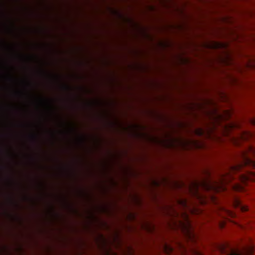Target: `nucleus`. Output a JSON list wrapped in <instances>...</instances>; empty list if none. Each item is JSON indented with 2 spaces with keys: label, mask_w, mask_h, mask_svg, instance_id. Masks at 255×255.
<instances>
[{
  "label": "nucleus",
  "mask_w": 255,
  "mask_h": 255,
  "mask_svg": "<svg viewBox=\"0 0 255 255\" xmlns=\"http://www.w3.org/2000/svg\"><path fill=\"white\" fill-rule=\"evenodd\" d=\"M219 250L226 255H252L255 252L254 246L252 244H231L226 243L220 245Z\"/></svg>",
  "instance_id": "nucleus-1"
},
{
  "label": "nucleus",
  "mask_w": 255,
  "mask_h": 255,
  "mask_svg": "<svg viewBox=\"0 0 255 255\" xmlns=\"http://www.w3.org/2000/svg\"><path fill=\"white\" fill-rule=\"evenodd\" d=\"M184 221L178 220L174 223V228L180 230L183 234L187 236L188 239H192V227L188 215L184 213L183 215Z\"/></svg>",
  "instance_id": "nucleus-2"
},
{
  "label": "nucleus",
  "mask_w": 255,
  "mask_h": 255,
  "mask_svg": "<svg viewBox=\"0 0 255 255\" xmlns=\"http://www.w3.org/2000/svg\"><path fill=\"white\" fill-rule=\"evenodd\" d=\"M179 252L182 255H203L197 249H188L186 246L179 243L177 245Z\"/></svg>",
  "instance_id": "nucleus-3"
},
{
  "label": "nucleus",
  "mask_w": 255,
  "mask_h": 255,
  "mask_svg": "<svg viewBox=\"0 0 255 255\" xmlns=\"http://www.w3.org/2000/svg\"><path fill=\"white\" fill-rule=\"evenodd\" d=\"M243 161L241 163L238 164L236 165L232 166L230 167L231 171L232 172H237L240 171L243 166H247L248 165H254V162L250 159L247 155L245 154L243 155Z\"/></svg>",
  "instance_id": "nucleus-4"
},
{
  "label": "nucleus",
  "mask_w": 255,
  "mask_h": 255,
  "mask_svg": "<svg viewBox=\"0 0 255 255\" xmlns=\"http://www.w3.org/2000/svg\"><path fill=\"white\" fill-rule=\"evenodd\" d=\"M98 241H100V240H98ZM109 240H100V241H102V244L104 246H106V250H105V254L107 255H118V254L113 251L111 249L110 247H107L108 246V242ZM113 241H121V240H113ZM117 244L120 245L121 244V243L119 242H117Z\"/></svg>",
  "instance_id": "nucleus-5"
},
{
  "label": "nucleus",
  "mask_w": 255,
  "mask_h": 255,
  "mask_svg": "<svg viewBox=\"0 0 255 255\" xmlns=\"http://www.w3.org/2000/svg\"><path fill=\"white\" fill-rule=\"evenodd\" d=\"M234 205L236 208L240 209L243 212H246L248 210V207L244 205L239 199H236L235 200Z\"/></svg>",
  "instance_id": "nucleus-6"
},
{
  "label": "nucleus",
  "mask_w": 255,
  "mask_h": 255,
  "mask_svg": "<svg viewBox=\"0 0 255 255\" xmlns=\"http://www.w3.org/2000/svg\"><path fill=\"white\" fill-rule=\"evenodd\" d=\"M163 250L164 252L168 255L171 254L174 250L173 248L170 245L166 244H164Z\"/></svg>",
  "instance_id": "nucleus-7"
},
{
  "label": "nucleus",
  "mask_w": 255,
  "mask_h": 255,
  "mask_svg": "<svg viewBox=\"0 0 255 255\" xmlns=\"http://www.w3.org/2000/svg\"><path fill=\"white\" fill-rule=\"evenodd\" d=\"M241 178L242 182L246 184V182L249 180H252V179L250 175H242L240 176Z\"/></svg>",
  "instance_id": "nucleus-8"
},
{
  "label": "nucleus",
  "mask_w": 255,
  "mask_h": 255,
  "mask_svg": "<svg viewBox=\"0 0 255 255\" xmlns=\"http://www.w3.org/2000/svg\"><path fill=\"white\" fill-rule=\"evenodd\" d=\"M125 255H135V252L134 249L130 246L127 247V253H125Z\"/></svg>",
  "instance_id": "nucleus-9"
},
{
  "label": "nucleus",
  "mask_w": 255,
  "mask_h": 255,
  "mask_svg": "<svg viewBox=\"0 0 255 255\" xmlns=\"http://www.w3.org/2000/svg\"><path fill=\"white\" fill-rule=\"evenodd\" d=\"M0 239H4V238H0ZM6 239H7L6 238ZM12 239V238L11 239ZM13 239H35V238H13ZM46 239H73L72 238H47ZM78 239V238L77 239ZM79 239H81L79 238Z\"/></svg>",
  "instance_id": "nucleus-10"
},
{
  "label": "nucleus",
  "mask_w": 255,
  "mask_h": 255,
  "mask_svg": "<svg viewBox=\"0 0 255 255\" xmlns=\"http://www.w3.org/2000/svg\"><path fill=\"white\" fill-rule=\"evenodd\" d=\"M15 251L19 255H21L23 253V249L22 247L19 246L15 249Z\"/></svg>",
  "instance_id": "nucleus-11"
},
{
  "label": "nucleus",
  "mask_w": 255,
  "mask_h": 255,
  "mask_svg": "<svg viewBox=\"0 0 255 255\" xmlns=\"http://www.w3.org/2000/svg\"><path fill=\"white\" fill-rule=\"evenodd\" d=\"M8 252L7 248L5 247H3L0 250V254H7Z\"/></svg>",
  "instance_id": "nucleus-12"
},
{
  "label": "nucleus",
  "mask_w": 255,
  "mask_h": 255,
  "mask_svg": "<svg viewBox=\"0 0 255 255\" xmlns=\"http://www.w3.org/2000/svg\"><path fill=\"white\" fill-rule=\"evenodd\" d=\"M219 228L223 229L226 227V223L224 221L220 222L219 224Z\"/></svg>",
  "instance_id": "nucleus-13"
},
{
  "label": "nucleus",
  "mask_w": 255,
  "mask_h": 255,
  "mask_svg": "<svg viewBox=\"0 0 255 255\" xmlns=\"http://www.w3.org/2000/svg\"><path fill=\"white\" fill-rule=\"evenodd\" d=\"M198 134L199 135H202L203 134V130L202 129H199L198 131Z\"/></svg>",
  "instance_id": "nucleus-14"
},
{
  "label": "nucleus",
  "mask_w": 255,
  "mask_h": 255,
  "mask_svg": "<svg viewBox=\"0 0 255 255\" xmlns=\"http://www.w3.org/2000/svg\"><path fill=\"white\" fill-rule=\"evenodd\" d=\"M31 137L32 138L34 139V140H36L37 139V136L36 135H35V134H33L31 135Z\"/></svg>",
  "instance_id": "nucleus-15"
},
{
  "label": "nucleus",
  "mask_w": 255,
  "mask_h": 255,
  "mask_svg": "<svg viewBox=\"0 0 255 255\" xmlns=\"http://www.w3.org/2000/svg\"><path fill=\"white\" fill-rule=\"evenodd\" d=\"M63 88L65 89V90H69L70 88L69 86H67V85H64L63 86Z\"/></svg>",
  "instance_id": "nucleus-16"
},
{
  "label": "nucleus",
  "mask_w": 255,
  "mask_h": 255,
  "mask_svg": "<svg viewBox=\"0 0 255 255\" xmlns=\"http://www.w3.org/2000/svg\"><path fill=\"white\" fill-rule=\"evenodd\" d=\"M191 241H195L196 240H191ZM193 244H194V243H194V242H193Z\"/></svg>",
  "instance_id": "nucleus-17"
}]
</instances>
